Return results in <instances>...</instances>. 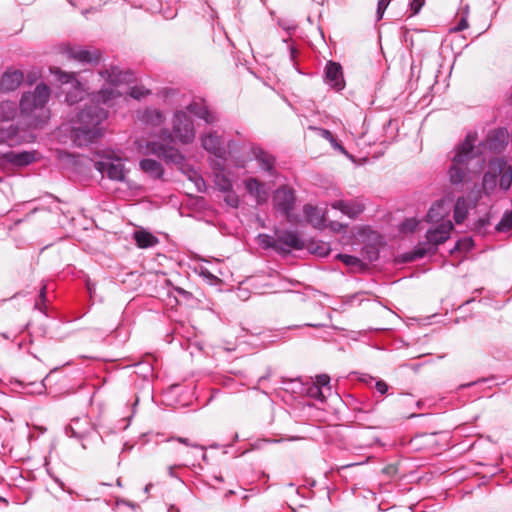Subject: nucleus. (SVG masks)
I'll list each match as a JSON object with an SVG mask.
<instances>
[{
	"mask_svg": "<svg viewBox=\"0 0 512 512\" xmlns=\"http://www.w3.org/2000/svg\"><path fill=\"white\" fill-rule=\"evenodd\" d=\"M283 28L286 29V30H290L292 27L287 26V24H284Z\"/></svg>",
	"mask_w": 512,
	"mask_h": 512,
	"instance_id": "64",
	"label": "nucleus"
},
{
	"mask_svg": "<svg viewBox=\"0 0 512 512\" xmlns=\"http://www.w3.org/2000/svg\"><path fill=\"white\" fill-rule=\"evenodd\" d=\"M255 492L253 489L248 490L240 485L238 482L234 483L233 487L227 488L224 493V497L229 499L231 497H235L236 499L248 500L250 496L254 495Z\"/></svg>",
	"mask_w": 512,
	"mask_h": 512,
	"instance_id": "28",
	"label": "nucleus"
},
{
	"mask_svg": "<svg viewBox=\"0 0 512 512\" xmlns=\"http://www.w3.org/2000/svg\"><path fill=\"white\" fill-rule=\"evenodd\" d=\"M46 301V286H43L40 290L39 298L35 302V308L40 311H43V305Z\"/></svg>",
	"mask_w": 512,
	"mask_h": 512,
	"instance_id": "46",
	"label": "nucleus"
},
{
	"mask_svg": "<svg viewBox=\"0 0 512 512\" xmlns=\"http://www.w3.org/2000/svg\"><path fill=\"white\" fill-rule=\"evenodd\" d=\"M490 168L499 173L500 188L504 191L508 190L512 184V167L507 165L503 159H495L491 162Z\"/></svg>",
	"mask_w": 512,
	"mask_h": 512,
	"instance_id": "16",
	"label": "nucleus"
},
{
	"mask_svg": "<svg viewBox=\"0 0 512 512\" xmlns=\"http://www.w3.org/2000/svg\"><path fill=\"white\" fill-rule=\"evenodd\" d=\"M481 197V191L480 190H476V191H472L470 194H469V200L473 202V206H476L479 198Z\"/></svg>",
	"mask_w": 512,
	"mask_h": 512,
	"instance_id": "50",
	"label": "nucleus"
},
{
	"mask_svg": "<svg viewBox=\"0 0 512 512\" xmlns=\"http://www.w3.org/2000/svg\"><path fill=\"white\" fill-rule=\"evenodd\" d=\"M424 4V0H412L411 3H410V8L412 10V14L415 15L417 14L420 9L422 8Z\"/></svg>",
	"mask_w": 512,
	"mask_h": 512,
	"instance_id": "48",
	"label": "nucleus"
},
{
	"mask_svg": "<svg viewBox=\"0 0 512 512\" xmlns=\"http://www.w3.org/2000/svg\"><path fill=\"white\" fill-rule=\"evenodd\" d=\"M134 240L139 248L146 249L158 244V238L146 230L134 232Z\"/></svg>",
	"mask_w": 512,
	"mask_h": 512,
	"instance_id": "25",
	"label": "nucleus"
},
{
	"mask_svg": "<svg viewBox=\"0 0 512 512\" xmlns=\"http://www.w3.org/2000/svg\"><path fill=\"white\" fill-rule=\"evenodd\" d=\"M468 204L464 197H459L454 206V219L457 224L462 223L468 214Z\"/></svg>",
	"mask_w": 512,
	"mask_h": 512,
	"instance_id": "31",
	"label": "nucleus"
},
{
	"mask_svg": "<svg viewBox=\"0 0 512 512\" xmlns=\"http://www.w3.org/2000/svg\"><path fill=\"white\" fill-rule=\"evenodd\" d=\"M168 512H179V509H177L174 505H170Z\"/></svg>",
	"mask_w": 512,
	"mask_h": 512,
	"instance_id": "59",
	"label": "nucleus"
},
{
	"mask_svg": "<svg viewBox=\"0 0 512 512\" xmlns=\"http://www.w3.org/2000/svg\"><path fill=\"white\" fill-rule=\"evenodd\" d=\"M10 453L12 454V456H13V457H15V458H19V459H22V457H21V456H19L17 453H14V450H13V449H11V450H10Z\"/></svg>",
	"mask_w": 512,
	"mask_h": 512,
	"instance_id": "61",
	"label": "nucleus"
},
{
	"mask_svg": "<svg viewBox=\"0 0 512 512\" xmlns=\"http://www.w3.org/2000/svg\"><path fill=\"white\" fill-rule=\"evenodd\" d=\"M454 226L451 220L440 222L426 232V241L415 247L410 260L423 258L428 253H434L437 247L447 241Z\"/></svg>",
	"mask_w": 512,
	"mask_h": 512,
	"instance_id": "4",
	"label": "nucleus"
},
{
	"mask_svg": "<svg viewBox=\"0 0 512 512\" xmlns=\"http://www.w3.org/2000/svg\"><path fill=\"white\" fill-rule=\"evenodd\" d=\"M51 74L55 75L58 82L61 84H70L72 91L66 92L65 101L69 105H73L78 101H81L84 96V90L81 87V84L76 79V74L74 72H65L62 71L58 67L50 68Z\"/></svg>",
	"mask_w": 512,
	"mask_h": 512,
	"instance_id": "8",
	"label": "nucleus"
},
{
	"mask_svg": "<svg viewBox=\"0 0 512 512\" xmlns=\"http://www.w3.org/2000/svg\"><path fill=\"white\" fill-rule=\"evenodd\" d=\"M140 169L154 179H160L164 175V168L160 162L150 158H144L139 162Z\"/></svg>",
	"mask_w": 512,
	"mask_h": 512,
	"instance_id": "21",
	"label": "nucleus"
},
{
	"mask_svg": "<svg viewBox=\"0 0 512 512\" xmlns=\"http://www.w3.org/2000/svg\"><path fill=\"white\" fill-rule=\"evenodd\" d=\"M189 179L192 180L195 183V185L197 187V190L199 192L205 191V188H206L205 181H204V179L201 176H199L197 174L196 171H194L192 169L189 170Z\"/></svg>",
	"mask_w": 512,
	"mask_h": 512,
	"instance_id": "36",
	"label": "nucleus"
},
{
	"mask_svg": "<svg viewBox=\"0 0 512 512\" xmlns=\"http://www.w3.org/2000/svg\"><path fill=\"white\" fill-rule=\"evenodd\" d=\"M190 114L203 119L208 124H213L218 119L214 112L198 102L190 103L186 107V111L180 110L175 112L172 121V131L182 144H190L195 139V128Z\"/></svg>",
	"mask_w": 512,
	"mask_h": 512,
	"instance_id": "3",
	"label": "nucleus"
},
{
	"mask_svg": "<svg viewBox=\"0 0 512 512\" xmlns=\"http://www.w3.org/2000/svg\"><path fill=\"white\" fill-rule=\"evenodd\" d=\"M53 484L55 486V489H59L62 491H66V489H67L65 482L59 481V482H53Z\"/></svg>",
	"mask_w": 512,
	"mask_h": 512,
	"instance_id": "53",
	"label": "nucleus"
},
{
	"mask_svg": "<svg viewBox=\"0 0 512 512\" xmlns=\"http://www.w3.org/2000/svg\"><path fill=\"white\" fill-rule=\"evenodd\" d=\"M375 388L380 394H385L388 390V385L383 380H379L376 382Z\"/></svg>",
	"mask_w": 512,
	"mask_h": 512,
	"instance_id": "49",
	"label": "nucleus"
},
{
	"mask_svg": "<svg viewBox=\"0 0 512 512\" xmlns=\"http://www.w3.org/2000/svg\"><path fill=\"white\" fill-rule=\"evenodd\" d=\"M25 138L20 135L17 126H9L8 128H0V144L15 146L23 143Z\"/></svg>",
	"mask_w": 512,
	"mask_h": 512,
	"instance_id": "20",
	"label": "nucleus"
},
{
	"mask_svg": "<svg viewBox=\"0 0 512 512\" xmlns=\"http://www.w3.org/2000/svg\"><path fill=\"white\" fill-rule=\"evenodd\" d=\"M334 148L340 149L341 151H344V148L335 140V141H329Z\"/></svg>",
	"mask_w": 512,
	"mask_h": 512,
	"instance_id": "56",
	"label": "nucleus"
},
{
	"mask_svg": "<svg viewBox=\"0 0 512 512\" xmlns=\"http://www.w3.org/2000/svg\"><path fill=\"white\" fill-rule=\"evenodd\" d=\"M141 120L146 124L158 126L163 123L164 117L162 112L157 109H146L142 113Z\"/></svg>",
	"mask_w": 512,
	"mask_h": 512,
	"instance_id": "30",
	"label": "nucleus"
},
{
	"mask_svg": "<svg viewBox=\"0 0 512 512\" xmlns=\"http://www.w3.org/2000/svg\"><path fill=\"white\" fill-rule=\"evenodd\" d=\"M93 430L92 424L87 416L74 418L65 428V433L69 437L78 439L85 438Z\"/></svg>",
	"mask_w": 512,
	"mask_h": 512,
	"instance_id": "14",
	"label": "nucleus"
},
{
	"mask_svg": "<svg viewBox=\"0 0 512 512\" xmlns=\"http://www.w3.org/2000/svg\"><path fill=\"white\" fill-rule=\"evenodd\" d=\"M283 28L286 29V30H290L292 27L287 26V24H284Z\"/></svg>",
	"mask_w": 512,
	"mask_h": 512,
	"instance_id": "63",
	"label": "nucleus"
},
{
	"mask_svg": "<svg viewBox=\"0 0 512 512\" xmlns=\"http://www.w3.org/2000/svg\"><path fill=\"white\" fill-rule=\"evenodd\" d=\"M310 394L314 398L319 399L321 401H323L325 399L322 388H320L319 386H314V387L310 388Z\"/></svg>",
	"mask_w": 512,
	"mask_h": 512,
	"instance_id": "47",
	"label": "nucleus"
},
{
	"mask_svg": "<svg viewBox=\"0 0 512 512\" xmlns=\"http://www.w3.org/2000/svg\"><path fill=\"white\" fill-rule=\"evenodd\" d=\"M417 225H418L417 220H415L413 218L407 219L401 224V231L402 232H413L417 228Z\"/></svg>",
	"mask_w": 512,
	"mask_h": 512,
	"instance_id": "41",
	"label": "nucleus"
},
{
	"mask_svg": "<svg viewBox=\"0 0 512 512\" xmlns=\"http://www.w3.org/2000/svg\"><path fill=\"white\" fill-rule=\"evenodd\" d=\"M177 291H178V293H179V294H182V295H188V294H189L188 292H186V291H185L184 289H182V288H178V289H177Z\"/></svg>",
	"mask_w": 512,
	"mask_h": 512,
	"instance_id": "60",
	"label": "nucleus"
},
{
	"mask_svg": "<svg viewBox=\"0 0 512 512\" xmlns=\"http://www.w3.org/2000/svg\"><path fill=\"white\" fill-rule=\"evenodd\" d=\"M226 193L225 202L231 207H238L240 202L238 196L232 190Z\"/></svg>",
	"mask_w": 512,
	"mask_h": 512,
	"instance_id": "43",
	"label": "nucleus"
},
{
	"mask_svg": "<svg viewBox=\"0 0 512 512\" xmlns=\"http://www.w3.org/2000/svg\"><path fill=\"white\" fill-rule=\"evenodd\" d=\"M320 132H321V136L323 138H325L326 140H328V141H335V137L333 136V134L329 130L320 129Z\"/></svg>",
	"mask_w": 512,
	"mask_h": 512,
	"instance_id": "52",
	"label": "nucleus"
},
{
	"mask_svg": "<svg viewBox=\"0 0 512 512\" xmlns=\"http://www.w3.org/2000/svg\"><path fill=\"white\" fill-rule=\"evenodd\" d=\"M51 90L44 84L36 85L33 91L23 93L19 109L21 116L33 128L43 127L50 119L51 112L47 107Z\"/></svg>",
	"mask_w": 512,
	"mask_h": 512,
	"instance_id": "2",
	"label": "nucleus"
},
{
	"mask_svg": "<svg viewBox=\"0 0 512 512\" xmlns=\"http://www.w3.org/2000/svg\"><path fill=\"white\" fill-rule=\"evenodd\" d=\"M245 188L258 202H263L267 199V192L264 189V185L256 178L245 180Z\"/></svg>",
	"mask_w": 512,
	"mask_h": 512,
	"instance_id": "24",
	"label": "nucleus"
},
{
	"mask_svg": "<svg viewBox=\"0 0 512 512\" xmlns=\"http://www.w3.org/2000/svg\"><path fill=\"white\" fill-rule=\"evenodd\" d=\"M171 133L169 130H163L161 135H160V138H163V139H171Z\"/></svg>",
	"mask_w": 512,
	"mask_h": 512,
	"instance_id": "54",
	"label": "nucleus"
},
{
	"mask_svg": "<svg viewBox=\"0 0 512 512\" xmlns=\"http://www.w3.org/2000/svg\"><path fill=\"white\" fill-rule=\"evenodd\" d=\"M476 136L468 134L465 140L458 146L456 154L452 159V164L448 170L449 180L453 185H458L464 181L467 164L474 156L473 149Z\"/></svg>",
	"mask_w": 512,
	"mask_h": 512,
	"instance_id": "5",
	"label": "nucleus"
},
{
	"mask_svg": "<svg viewBox=\"0 0 512 512\" xmlns=\"http://www.w3.org/2000/svg\"><path fill=\"white\" fill-rule=\"evenodd\" d=\"M172 440H176L178 441L179 443L181 444H184L188 447H191V448H194V449H198L202 452V458L205 459L206 458V454L204 453V447L195 443V442H192L190 439L188 438H184V437H177V438H171Z\"/></svg>",
	"mask_w": 512,
	"mask_h": 512,
	"instance_id": "38",
	"label": "nucleus"
},
{
	"mask_svg": "<svg viewBox=\"0 0 512 512\" xmlns=\"http://www.w3.org/2000/svg\"><path fill=\"white\" fill-rule=\"evenodd\" d=\"M472 246L471 238H464L456 242L454 250H469Z\"/></svg>",
	"mask_w": 512,
	"mask_h": 512,
	"instance_id": "44",
	"label": "nucleus"
},
{
	"mask_svg": "<svg viewBox=\"0 0 512 512\" xmlns=\"http://www.w3.org/2000/svg\"><path fill=\"white\" fill-rule=\"evenodd\" d=\"M294 191L287 186L279 187L273 195V206L276 211L283 214L288 220H290L291 212L295 204Z\"/></svg>",
	"mask_w": 512,
	"mask_h": 512,
	"instance_id": "10",
	"label": "nucleus"
},
{
	"mask_svg": "<svg viewBox=\"0 0 512 512\" xmlns=\"http://www.w3.org/2000/svg\"><path fill=\"white\" fill-rule=\"evenodd\" d=\"M18 112V106L13 101H1L0 102V121H11L13 120Z\"/></svg>",
	"mask_w": 512,
	"mask_h": 512,
	"instance_id": "29",
	"label": "nucleus"
},
{
	"mask_svg": "<svg viewBox=\"0 0 512 512\" xmlns=\"http://www.w3.org/2000/svg\"><path fill=\"white\" fill-rule=\"evenodd\" d=\"M202 147L213 154L219 160H224L226 155V148L223 145L221 137L215 133H207L201 138Z\"/></svg>",
	"mask_w": 512,
	"mask_h": 512,
	"instance_id": "15",
	"label": "nucleus"
},
{
	"mask_svg": "<svg viewBox=\"0 0 512 512\" xmlns=\"http://www.w3.org/2000/svg\"><path fill=\"white\" fill-rule=\"evenodd\" d=\"M128 94L137 100H140L141 98L147 96L150 94V91L145 89L143 86H134L129 89Z\"/></svg>",
	"mask_w": 512,
	"mask_h": 512,
	"instance_id": "37",
	"label": "nucleus"
},
{
	"mask_svg": "<svg viewBox=\"0 0 512 512\" xmlns=\"http://www.w3.org/2000/svg\"><path fill=\"white\" fill-rule=\"evenodd\" d=\"M4 158L15 165L25 166L34 161V154L31 152H8L4 154Z\"/></svg>",
	"mask_w": 512,
	"mask_h": 512,
	"instance_id": "26",
	"label": "nucleus"
},
{
	"mask_svg": "<svg viewBox=\"0 0 512 512\" xmlns=\"http://www.w3.org/2000/svg\"><path fill=\"white\" fill-rule=\"evenodd\" d=\"M278 252L289 253L292 250H301L304 248V242L297 232L283 230L278 232Z\"/></svg>",
	"mask_w": 512,
	"mask_h": 512,
	"instance_id": "12",
	"label": "nucleus"
},
{
	"mask_svg": "<svg viewBox=\"0 0 512 512\" xmlns=\"http://www.w3.org/2000/svg\"><path fill=\"white\" fill-rule=\"evenodd\" d=\"M35 80H36V76L35 75H31V74L27 75V81H28L29 84L34 83Z\"/></svg>",
	"mask_w": 512,
	"mask_h": 512,
	"instance_id": "57",
	"label": "nucleus"
},
{
	"mask_svg": "<svg viewBox=\"0 0 512 512\" xmlns=\"http://www.w3.org/2000/svg\"><path fill=\"white\" fill-rule=\"evenodd\" d=\"M94 167L110 180L124 182L126 179L127 170L121 158L107 156L96 161Z\"/></svg>",
	"mask_w": 512,
	"mask_h": 512,
	"instance_id": "7",
	"label": "nucleus"
},
{
	"mask_svg": "<svg viewBox=\"0 0 512 512\" xmlns=\"http://www.w3.org/2000/svg\"><path fill=\"white\" fill-rule=\"evenodd\" d=\"M338 258L348 266H357L361 262L359 258L347 254H339Z\"/></svg>",
	"mask_w": 512,
	"mask_h": 512,
	"instance_id": "39",
	"label": "nucleus"
},
{
	"mask_svg": "<svg viewBox=\"0 0 512 512\" xmlns=\"http://www.w3.org/2000/svg\"><path fill=\"white\" fill-rule=\"evenodd\" d=\"M168 476L170 478H176L181 480L183 477H187V472L190 470L187 467L181 465H170L168 466Z\"/></svg>",
	"mask_w": 512,
	"mask_h": 512,
	"instance_id": "33",
	"label": "nucleus"
},
{
	"mask_svg": "<svg viewBox=\"0 0 512 512\" xmlns=\"http://www.w3.org/2000/svg\"><path fill=\"white\" fill-rule=\"evenodd\" d=\"M202 274H203L205 277L209 278V279H214V278H215V277H214V276H213L209 271H207V270H206V271H203V272H202Z\"/></svg>",
	"mask_w": 512,
	"mask_h": 512,
	"instance_id": "58",
	"label": "nucleus"
},
{
	"mask_svg": "<svg viewBox=\"0 0 512 512\" xmlns=\"http://www.w3.org/2000/svg\"><path fill=\"white\" fill-rule=\"evenodd\" d=\"M259 241L262 246L265 248H272L278 252V232L276 233V237L269 236L267 234H260Z\"/></svg>",
	"mask_w": 512,
	"mask_h": 512,
	"instance_id": "34",
	"label": "nucleus"
},
{
	"mask_svg": "<svg viewBox=\"0 0 512 512\" xmlns=\"http://www.w3.org/2000/svg\"><path fill=\"white\" fill-rule=\"evenodd\" d=\"M508 139V130L505 128H499L488 135L485 145L494 152H500L507 145Z\"/></svg>",
	"mask_w": 512,
	"mask_h": 512,
	"instance_id": "17",
	"label": "nucleus"
},
{
	"mask_svg": "<svg viewBox=\"0 0 512 512\" xmlns=\"http://www.w3.org/2000/svg\"><path fill=\"white\" fill-rule=\"evenodd\" d=\"M363 253L366 254V258L370 261V262H373V261H376L379 257V251L377 248L373 247V246H366L364 249H363Z\"/></svg>",
	"mask_w": 512,
	"mask_h": 512,
	"instance_id": "40",
	"label": "nucleus"
},
{
	"mask_svg": "<svg viewBox=\"0 0 512 512\" xmlns=\"http://www.w3.org/2000/svg\"><path fill=\"white\" fill-rule=\"evenodd\" d=\"M150 487H152V484H151V483L145 486V488H144V492H145V493H146V492H148V491H149V489H150Z\"/></svg>",
	"mask_w": 512,
	"mask_h": 512,
	"instance_id": "62",
	"label": "nucleus"
},
{
	"mask_svg": "<svg viewBox=\"0 0 512 512\" xmlns=\"http://www.w3.org/2000/svg\"><path fill=\"white\" fill-rule=\"evenodd\" d=\"M139 152L143 155H156L166 164H174L180 168L185 161L184 155L178 149L156 141H148L145 146H140Z\"/></svg>",
	"mask_w": 512,
	"mask_h": 512,
	"instance_id": "6",
	"label": "nucleus"
},
{
	"mask_svg": "<svg viewBox=\"0 0 512 512\" xmlns=\"http://www.w3.org/2000/svg\"><path fill=\"white\" fill-rule=\"evenodd\" d=\"M324 82L332 89L341 91L345 87L342 66L334 61H328L325 66Z\"/></svg>",
	"mask_w": 512,
	"mask_h": 512,
	"instance_id": "11",
	"label": "nucleus"
},
{
	"mask_svg": "<svg viewBox=\"0 0 512 512\" xmlns=\"http://www.w3.org/2000/svg\"><path fill=\"white\" fill-rule=\"evenodd\" d=\"M468 27V22L466 18H461L457 26L454 28L455 31H463Z\"/></svg>",
	"mask_w": 512,
	"mask_h": 512,
	"instance_id": "51",
	"label": "nucleus"
},
{
	"mask_svg": "<svg viewBox=\"0 0 512 512\" xmlns=\"http://www.w3.org/2000/svg\"><path fill=\"white\" fill-rule=\"evenodd\" d=\"M331 228L333 230L339 231L340 229L343 228V225L338 222H331Z\"/></svg>",
	"mask_w": 512,
	"mask_h": 512,
	"instance_id": "55",
	"label": "nucleus"
},
{
	"mask_svg": "<svg viewBox=\"0 0 512 512\" xmlns=\"http://www.w3.org/2000/svg\"><path fill=\"white\" fill-rule=\"evenodd\" d=\"M497 185V175L496 172H486L483 176V190L485 194L489 195L496 187Z\"/></svg>",
	"mask_w": 512,
	"mask_h": 512,
	"instance_id": "32",
	"label": "nucleus"
},
{
	"mask_svg": "<svg viewBox=\"0 0 512 512\" xmlns=\"http://www.w3.org/2000/svg\"><path fill=\"white\" fill-rule=\"evenodd\" d=\"M330 383V377L326 374H321L316 376V385L320 388H327V390H331V387L329 386Z\"/></svg>",
	"mask_w": 512,
	"mask_h": 512,
	"instance_id": "42",
	"label": "nucleus"
},
{
	"mask_svg": "<svg viewBox=\"0 0 512 512\" xmlns=\"http://www.w3.org/2000/svg\"><path fill=\"white\" fill-rule=\"evenodd\" d=\"M303 213L307 221L317 229L325 227V214L319 208L307 204L303 207Z\"/></svg>",
	"mask_w": 512,
	"mask_h": 512,
	"instance_id": "19",
	"label": "nucleus"
},
{
	"mask_svg": "<svg viewBox=\"0 0 512 512\" xmlns=\"http://www.w3.org/2000/svg\"><path fill=\"white\" fill-rule=\"evenodd\" d=\"M496 229L500 232H505L512 229V212L505 213L497 224Z\"/></svg>",
	"mask_w": 512,
	"mask_h": 512,
	"instance_id": "35",
	"label": "nucleus"
},
{
	"mask_svg": "<svg viewBox=\"0 0 512 512\" xmlns=\"http://www.w3.org/2000/svg\"><path fill=\"white\" fill-rule=\"evenodd\" d=\"M449 214V207L445 200H439L434 203L428 213H427V221L428 222H439L445 221L444 219Z\"/></svg>",
	"mask_w": 512,
	"mask_h": 512,
	"instance_id": "22",
	"label": "nucleus"
},
{
	"mask_svg": "<svg viewBox=\"0 0 512 512\" xmlns=\"http://www.w3.org/2000/svg\"><path fill=\"white\" fill-rule=\"evenodd\" d=\"M331 207L340 210L343 214L350 218H356L364 210V205L358 200H338L331 203Z\"/></svg>",
	"mask_w": 512,
	"mask_h": 512,
	"instance_id": "18",
	"label": "nucleus"
},
{
	"mask_svg": "<svg viewBox=\"0 0 512 512\" xmlns=\"http://www.w3.org/2000/svg\"><path fill=\"white\" fill-rule=\"evenodd\" d=\"M24 81V74L19 69L8 68L0 78V91H15Z\"/></svg>",
	"mask_w": 512,
	"mask_h": 512,
	"instance_id": "13",
	"label": "nucleus"
},
{
	"mask_svg": "<svg viewBox=\"0 0 512 512\" xmlns=\"http://www.w3.org/2000/svg\"><path fill=\"white\" fill-rule=\"evenodd\" d=\"M391 0H379L377 5V19H382L385 10L387 9L388 5L390 4Z\"/></svg>",
	"mask_w": 512,
	"mask_h": 512,
	"instance_id": "45",
	"label": "nucleus"
},
{
	"mask_svg": "<svg viewBox=\"0 0 512 512\" xmlns=\"http://www.w3.org/2000/svg\"><path fill=\"white\" fill-rule=\"evenodd\" d=\"M218 171L214 172L215 186L222 192H230L232 190L231 180L223 173V165L216 163Z\"/></svg>",
	"mask_w": 512,
	"mask_h": 512,
	"instance_id": "27",
	"label": "nucleus"
},
{
	"mask_svg": "<svg viewBox=\"0 0 512 512\" xmlns=\"http://www.w3.org/2000/svg\"><path fill=\"white\" fill-rule=\"evenodd\" d=\"M253 155L257 160L259 167L262 170L272 174L275 164V158L261 148H254Z\"/></svg>",
	"mask_w": 512,
	"mask_h": 512,
	"instance_id": "23",
	"label": "nucleus"
},
{
	"mask_svg": "<svg viewBox=\"0 0 512 512\" xmlns=\"http://www.w3.org/2000/svg\"><path fill=\"white\" fill-rule=\"evenodd\" d=\"M99 75L105 81V85L91 96L89 103H86L77 115L78 126L74 127V136L79 145L93 142L102 136L103 128L100 125L108 117L105 107H112L123 95L119 88L134 79L132 72L123 71L117 66L105 68Z\"/></svg>",
	"mask_w": 512,
	"mask_h": 512,
	"instance_id": "1",
	"label": "nucleus"
},
{
	"mask_svg": "<svg viewBox=\"0 0 512 512\" xmlns=\"http://www.w3.org/2000/svg\"><path fill=\"white\" fill-rule=\"evenodd\" d=\"M61 52L69 59L79 63H98L101 53L98 49H86L79 45L66 44L62 46Z\"/></svg>",
	"mask_w": 512,
	"mask_h": 512,
	"instance_id": "9",
	"label": "nucleus"
}]
</instances>
